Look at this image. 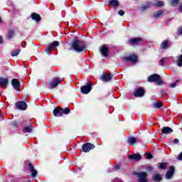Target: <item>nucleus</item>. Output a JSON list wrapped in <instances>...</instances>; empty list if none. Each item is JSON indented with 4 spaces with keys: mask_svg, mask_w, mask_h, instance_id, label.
Segmentation results:
<instances>
[{
    "mask_svg": "<svg viewBox=\"0 0 182 182\" xmlns=\"http://www.w3.org/2000/svg\"><path fill=\"white\" fill-rule=\"evenodd\" d=\"M178 82V80H176V82H173L170 85L171 87H176V85H177V82Z\"/></svg>",
    "mask_w": 182,
    "mask_h": 182,
    "instance_id": "obj_38",
    "label": "nucleus"
},
{
    "mask_svg": "<svg viewBox=\"0 0 182 182\" xmlns=\"http://www.w3.org/2000/svg\"><path fill=\"white\" fill-rule=\"evenodd\" d=\"M148 82H157L159 85H163V80H160L159 74H153L149 76Z\"/></svg>",
    "mask_w": 182,
    "mask_h": 182,
    "instance_id": "obj_3",
    "label": "nucleus"
},
{
    "mask_svg": "<svg viewBox=\"0 0 182 182\" xmlns=\"http://www.w3.org/2000/svg\"><path fill=\"white\" fill-rule=\"evenodd\" d=\"M129 42L130 45H136L140 43V42H143V39H141V38H131L129 40Z\"/></svg>",
    "mask_w": 182,
    "mask_h": 182,
    "instance_id": "obj_16",
    "label": "nucleus"
},
{
    "mask_svg": "<svg viewBox=\"0 0 182 182\" xmlns=\"http://www.w3.org/2000/svg\"><path fill=\"white\" fill-rule=\"evenodd\" d=\"M60 78H53L48 84L49 89H55L58 87V85L60 84Z\"/></svg>",
    "mask_w": 182,
    "mask_h": 182,
    "instance_id": "obj_6",
    "label": "nucleus"
},
{
    "mask_svg": "<svg viewBox=\"0 0 182 182\" xmlns=\"http://www.w3.org/2000/svg\"><path fill=\"white\" fill-rule=\"evenodd\" d=\"M100 53L103 55V56L107 57L109 56V47L106 45H103L100 48Z\"/></svg>",
    "mask_w": 182,
    "mask_h": 182,
    "instance_id": "obj_11",
    "label": "nucleus"
},
{
    "mask_svg": "<svg viewBox=\"0 0 182 182\" xmlns=\"http://www.w3.org/2000/svg\"><path fill=\"white\" fill-rule=\"evenodd\" d=\"M166 61V58H163L160 60L159 61V65L161 66H163V65H164V62Z\"/></svg>",
    "mask_w": 182,
    "mask_h": 182,
    "instance_id": "obj_34",
    "label": "nucleus"
},
{
    "mask_svg": "<svg viewBox=\"0 0 182 182\" xmlns=\"http://www.w3.org/2000/svg\"><path fill=\"white\" fill-rule=\"evenodd\" d=\"M80 90L83 95H87L92 90V84L88 82L86 85L81 87Z\"/></svg>",
    "mask_w": 182,
    "mask_h": 182,
    "instance_id": "obj_8",
    "label": "nucleus"
},
{
    "mask_svg": "<svg viewBox=\"0 0 182 182\" xmlns=\"http://www.w3.org/2000/svg\"><path fill=\"white\" fill-rule=\"evenodd\" d=\"M31 19H33L36 21V22H40L41 21V16L36 13H33L31 15Z\"/></svg>",
    "mask_w": 182,
    "mask_h": 182,
    "instance_id": "obj_19",
    "label": "nucleus"
},
{
    "mask_svg": "<svg viewBox=\"0 0 182 182\" xmlns=\"http://www.w3.org/2000/svg\"><path fill=\"white\" fill-rule=\"evenodd\" d=\"M173 174H174V166H170L168 172L166 174V178L167 180H170V178L173 177Z\"/></svg>",
    "mask_w": 182,
    "mask_h": 182,
    "instance_id": "obj_15",
    "label": "nucleus"
},
{
    "mask_svg": "<svg viewBox=\"0 0 182 182\" xmlns=\"http://www.w3.org/2000/svg\"><path fill=\"white\" fill-rule=\"evenodd\" d=\"M153 180L154 181H161V175L159 174V173H156L154 176L153 177Z\"/></svg>",
    "mask_w": 182,
    "mask_h": 182,
    "instance_id": "obj_27",
    "label": "nucleus"
},
{
    "mask_svg": "<svg viewBox=\"0 0 182 182\" xmlns=\"http://www.w3.org/2000/svg\"><path fill=\"white\" fill-rule=\"evenodd\" d=\"M135 97H143L144 96V89L139 87L134 92Z\"/></svg>",
    "mask_w": 182,
    "mask_h": 182,
    "instance_id": "obj_12",
    "label": "nucleus"
},
{
    "mask_svg": "<svg viewBox=\"0 0 182 182\" xmlns=\"http://www.w3.org/2000/svg\"><path fill=\"white\" fill-rule=\"evenodd\" d=\"M57 46H59V41H53L46 46L45 52L49 55V52H52V50H53V48H56Z\"/></svg>",
    "mask_w": 182,
    "mask_h": 182,
    "instance_id": "obj_4",
    "label": "nucleus"
},
{
    "mask_svg": "<svg viewBox=\"0 0 182 182\" xmlns=\"http://www.w3.org/2000/svg\"><path fill=\"white\" fill-rule=\"evenodd\" d=\"M23 132L24 133H31V132H32V129L31 127H25L23 128Z\"/></svg>",
    "mask_w": 182,
    "mask_h": 182,
    "instance_id": "obj_31",
    "label": "nucleus"
},
{
    "mask_svg": "<svg viewBox=\"0 0 182 182\" xmlns=\"http://www.w3.org/2000/svg\"><path fill=\"white\" fill-rule=\"evenodd\" d=\"M118 14L120 16H123V15H124V11L123 10H119L118 11Z\"/></svg>",
    "mask_w": 182,
    "mask_h": 182,
    "instance_id": "obj_36",
    "label": "nucleus"
},
{
    "mask_svg": "<svg viewBox=\"0 0 182 182\" xmlns=\"http://www.w3.org/2000/svg\"><path fill=\"white\" fill-rule=\"evenodd\" d=\"M19 53H21V49H18V50H16L15 51H11V55L13 57L18 56V55H19Z\"/></svg>",
    "mask_w": 182,
    "mask_h": 182,
    "instance_id": "obj_30",
    "label": "nucleus"
},
{
    "mask_svg": "<svg viewBox=\"0 0 182 182\" xmlns=\"http://www.w3.org/2000/svg\"><path fill=\"white\" fill-rule=\"evenodd\" d=\"M0 23H2V19L0 17Z\"/></svg>",
    "mask_w": 182,
    "mask_h": 182,
    "instance_id": "obj_42",
    "label": "nucleus"
},
{
    "mask_svg": "<svg viewBox=\"0 0 182 182\" xmlns=\"http://www.w3.org/2000/svg\"><path fill=\"white\" fill-rule=\"evenodd\" d=\"M93 149H95V145L89 142L84 144L82 146L83 153H89V151L93 150Z\"/></svg>",
    "mask_w": 182,
    "mask_h": 182,
    "instance_id": "obj_5",
    "label": "nucleus"
},
{
    "mask_svg": "<svg viewBox=\"0 0 182 182\" xmlns=\"http://www.w3.org/2000/svg\"><path fill=\"white\" fill-rule=\"evenodd\" d=\"M8 78L0 77V86H6L8 85Z\"/></svg>",
    "mask_w": 182,
    "mask_h": 182,
    "instance_id": "obj_22",
    "label": "nucleus"
},
{
    "mask_svg": "<svg viewBox=\"0 0 182 182\" xmlns=\"http://www.w3.org/2000/svg\"><path fill=\"white\" fill-rule=\"evenodd\" d=\"M152 107L155 109H160L161 107H163V102H155L152 104Z\"/></svg>",
    "mask_w": 182,
    "mask_h": 182,
    "instance_id": "obj_21",
    "label": "nucleus"
},
{
    "mask_svg": "<svg viewBox=\"0 0 182 182\" xmlns=\"http://www.w3.org/2000/svg\"><path fill=\"white\" fill-rule=\"evenodd\" d=\"M14 35H15V33L14 32V31H9L8 32L7 36H6V38L7 39H12V38H14Z\"/></svg>",
    "mask_w": 182,
    "mask_h": 182,
    "instance_id": "obj_28",
    "label": "nucleus"
},
{
    "mask_svg": "<svg viewBox=\"0 0 182 182\" xmlns=\"http://www.w3.org/2000/svg\"><path fill=\"white\" fill-rule=\"evenodd\" d=\"M124 62H132V63H136L137 62V55H131L124 58Z\"/></svg>",
    "mask_w": 182,
    "mask_h": 182,
    "instance_id": "obj_9",
    "label": "nucleus"
},
{
    "mask_svg": "<svg viewBox=\"0 0 182 182\" xmlns=\"http://www.w3.org/2000/svg\"><path fill=\"white\" fill-rule=\"evenodd\" d=\"M154 5L155 6H163V5H164V2L158 1L154 3Z\"/></svg>",
    "mask_w": 182,
    "mask_h": 182,
    "instance_id": "obj_32",
    "label": "nucleus"
},
{
    "mask_svg": "<svg viewBox=\"0 0 182 182\" xmlns=\"http://www.w3.org/2000/svg\"><path fill=\"white\" fill-rule=\"evenodd\" d=\"M130 159H132V160H136V161H139L141 159V156L140 154H134L130 156Z\"/></svg>",
    "mask_w": 182,
    "mask_h": 182,
    "instance_id": "obj_26",
    "label": "nucleus"
},
{
    "mask_svg": "<svg viewBox=\"0 0 182 182\" xmlns=\"http://www.w3.org/2000/svg\"><path fill=\"white\" fill-rule=\"evenodd\" d=\"M3 41H2V36H0V44L2 43Z\"/></svg>",
    "mask_w": 182,
    "mask_h": 182,
    "instance_id": "obj_41",
    "label": "nucleus"
},
{
    "mask_svg": "<svg viewBox=\"0 0 182 182\" xmlns=\"http://www.w3.org/2000/svg\"><path fill=\"white\" fill-rule=\"evenodd\" d=\"M16 107H18V109L19 110H26L28 105H26V102H23V101H18L16 103Z\"/></svg>",
    "mask_w": 182,
    "mask_h": 182,
    "instance_id": "obj_10",
    "label": "nucleus"
},
{
    "mask_svg": "<svg viewBox=\"0 0 182 182\" xmlns=\"http://www.w3.org/2000/svg\"><path fill=\"white\" fill-rule=\"evenodd\" d=\"M172 5H177L178 4V0H171Z\"/></svg>",
    "mask_w": 182,
    "mask_h": 182,
    "instance_id": "obj_37",
    "label": "nucleus"
},
{
    "mask_svg": "<svg viewBox=\"0 0 182 182\" xmlns=\"http://www.w3.org/2000/svg\"><path fill=\"white\" fill-rule=\"evenodd\" d=\"M85 49H86V46L83 43V42L76 39L73 41L69 50H74V52L80 53V52H83Z\"/></svg>",
    "mask_w": 182,
    "mask_h": 182,
    "instance_id": "obj_1",
    "label": "nucleus"
},
{
    "mask_svg": "<svg viewBox=\"0 0 182 182\" xmlns=\"http://www.w3.org/2000/svg\"><path fill=\"white\" fill-rule=\"evenodd\" d=\"M178 33L179 35H181L182 34V27H179L178 29Z\"/></svg>",
    "mask_w": 182,
    "mask_h": 182,
    "instance_id": "obj_39",
    "label": "nucleus"
},
{
    "mask_svg": "<svg viewBox=\"0 0 182 182\" xmlns=\"http://www.w3.org/2000/svg\"><path fill=\"white\" fill-rule=\"evenodd\" d=\"M161 15H163V11L159 10V11H157L155 13H154L153 16H154V18L157 19V18H160V16Z\"/></svg>",
    "mask_w": 182,
    "mask_h": 182,
    "instance_id": "obj_25",
    "label": "nucleus"
},
{
    "mask_svg": "<svg viewBox=\"0 0 182 182\" xmlns=\"http://www.w3.org/2000/svg\"><path fill=\"white\" fill-rule=\"evenodd\" d=\"M70 113V109L69 108L63 109L62 107H57L53 110V116L55 117H62L63 114H69Z\"/></svg>",
    "mask_w": 182,
    "mask_h": 182,
    "instance_id": "obj_2",
    "label": "nucleus"
},
{
    "mask_svg": "<svg viewBox=\"0 0 182 182\" xmlns=\"http://www.w3.org/2000/svg\"><path fill=\"white\" fill-rule=\"evenodd\" d=\"M178 139H175L174 140H173V143L175 144H178Z\"/></svg>",
    "mask_w": 182,
    "mask_h": 182,
    "instance_id": "obj_40",
    "label": "nucleus"
},
{
    "mask_svg": "<svg viewBox=\"0 0 182 182\" xmlns=\"http://www.w3.org/2000/svg\"><path fill=\"white\" fill-rule=\"evenodd\" d=\"M128 143L131 146H133V144H135V143H137V139L134 137H130L128 139Z\"/></svg>",
    "mask_w": 182,
    "mask_h": 182,
    "instance_id": "obj_24",
    "label": "nucleus"
},
{
    "mask_svg": "<svg viewBox=\"0 0 182 182\" xmlns=\"http://www.w3.org/2000/svg\"><path fill=\"white\" fill-rule=\"evenodd\" d=\"M28 167L31 173V177H36V176L38 175V171L35 170V168H33V165H32V164H28Z\"/></svg>",
    "mask_w": 182,
    "mask_h": 182,
    "instance_id": "obj_18",
    "label": "nucleus"
},
{
    "mask_svg": "<svg viewBox=\"0 0 182 182\" xmlns=\"http://www.w3.org/2000/svg\"><path fill=\"white\" fill-rule=\"evenodd\" d=\"M145 157L148 160H151V159H153V155H151V154H146Z\"/></svg>",
    "mask_w": 182,
    "mask_h": 182,
    "instance_id": "obj_33",
    "label": "nucleus"
},
{
    "mask_svg": "<svg viewBox=\"0 0 182 182\" xmlns=\"http://www.w3.org/2000/svg\"><path fill=\"white\" fill-rule=\"evenodd\" d=\"M162 134H170L173 133V129L168 127H164L161 129Z\"/></svg>",
    "mask_w": 182,
    "mask_h": 182,
    "instance_id": "obj_17",
    "label": "nucleus"
},
{
    "mask_svg": "<svg viewBox=\"0 0 182 182\" xmlns=\"http://www.w3.org/2000/svg\"><path fill=\"white\" fill-rule=\"evenodd\" d=\"M111 79H113V75L111 73L105 74L101 76V80H102V82H110Z\"/></svg>",
    "mask_w": 182,
    "mask_h": 182,
    "instance_id": "obj_14",
    "label": "nucleus"
},
{
    "mask_svg": "<svg viewBox=\"0 0 182 182\" xmlns=\"http://www.w3.org/2000/svg\"><path fill=\"white\" fill-rule=\"evenodd\" d=\"M166 164H164V163H163V164H159V168L164 169V168H166Z\"/></svg>",
    "mask_w": 182,
    "mask_h": 182,
    "instance_id": "obj_35",
    "label": "nucleus"
},
{
    "mask_svg": "<svg viewBox=\"0 0 182 182\" xmlns=\"http://www.w3.org/2000/svg\"><path fill=\"white\" fill-rule=\"evenodd\" d=\"M109 6H114L115 8H119V1L117 0H109L108 2Z\"/></svg>",
    "mask_w": 182,
    "mask_h": 182,
    "instance_id": "obj_20",
    "label": "nucleus"
},
{
    "mask_svg": "<svg viewBox=\"0 0 182 182\" xmlns=\"http://www.w3.org/2000/svg\"><path fill=\"white\" fill-rule=\"evenodd\" d=\"M160 48L161 49H167V48H168V42L166 40L162 41L160 45Z\"/></svg>",
    "mask_w": 182,
    "mask_h": 182,
    "instance_id": "obj_23",
    "label": "nucleus"
},
{
    "mask_svg": "<svg viewBox=\"0 0 182 182\" xmlns=\"http://www.w3.org/2000/svg\"><path fill=\"white\" fill-rule=\"evenodd\" d=\"M147 173L146 172H140L136 174V177L139 178V182H149V179H147Z\"/></svg>",
    "mask_w": 182,
    "mask_h": 182,
    "instance_id": "obj_7",
    "label": "nucleus"
},
{
    "mask_svg": "<svg viewBox=\"0 0 182 182\" xmlns=\"http://www.w3.org/2000/svg\"><path fill=\"white\" fill-rule=\"evenodd\" d=\"M178 59V62H177V66H178L179 68H181L182 66V55H179L178 57H177Z\"/></svg>",
    "mask_w": 182,
    "mask_h": 182,
    "instance_id": "obj_29",
    "label": "nucleus"
},
{
    "mask_svg": "<svg viewBox=\"0 0 182 182\" xmlns=\"http://www.w3.org/2000/svg\"><path fill=\"white\" fill-rule=\"evenodd\" d=\"M11 85L15 90H19V89H21V83L18 79L14 78L11 80Z\"/></svg>",
    "mask_w": 182,
    "mask_h": 182,
    "instance_id": "obj_13",
    "label": "nucleus"
}]
</instances>
